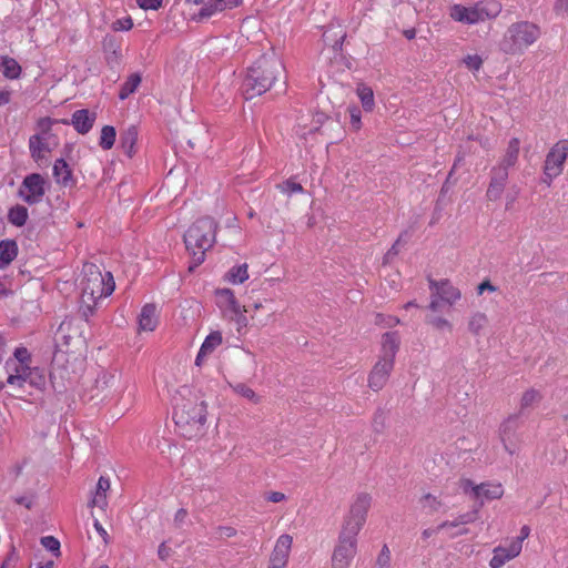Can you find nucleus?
I'll return each mask as SVG.
<instances>
[{
  "instance_id": "obj_48",
  "label": "nucleus",
  "mask_w": 568,
  "mask_h": 568,
  "mask_svg": "<svg viewBox=\"0 0 568 568\" xmlns=\"http://www.w3.org/2000/svg\"><path fill=\"white\" fill-rule=\"evenodd\" d=\"M348 112H349L352 128L355 131L359 130L361 125H362V121H361L362 113H361V110L357 106L353 105V106L348 108Z\"/></svg>"
},
{
  "instance_id": "obj_4",
  "label": "nucleus",
  "mask_w": 568,
  "mask_h": 568,
  "mask_svg": "<svg viewBox=\"0 0 568 568\" xmlns=\"http://www.w3.org/2000/svg\"><path fill=\"white\" fill-rule=\"evenodd\" d=\"M217 224L211 217H202L194 222L184 234L186 250L192 255L194 266L204 262L205 252L215 241Z\"/></svg>"
},
{
  "instance_id": "obj_36",
  "label": "nucleus",
  "mask_w": 568,
  "mask_h": 568,
  "mask_svg": "<svg viewBox=\"0 0 568 568\" xmlns=\"http://www.w3.org/2000/svg\"><path fill=\"white\" fill-rule=\"evenodd\" d=\"M8 219L11 224L16 226H22L26 224L28 219V210L23 205H16L10 209Z\"/></svg>"
},
{
  "instance_id": "obj_51",
  "label": "nucleus",
  "mask_w": 568,
  "mask_h": 568,
  "mask_svg": "<svg viewBox=\"0 0 568 568\" xmlns=\"http://www.w3.org/2000/svg\"><path fill=\"white\" fill-rule=\"evenodd\" d=\"M133 27V21L130 17L124 19H119L112 23V29L114 31H129Z\"/></svg>"
},
{
  "instance_id": "obj_38",
  "label": "nucleus",
  "mask_w": 568,
  "mask_h": 568,
  "mask_svg": "<svg viewBox=\"0 0 568 568\" xmlns=\"http://www.w3.org/2000/svg\"><path fill=\"white\" fill-rule=\"evenodd\" d=\"M116 132L112 125H104L101 130L100 146L103 150H110L115 142Z\"/></svg>"
},
{
  "instance_id": "obj_23",
  "label": "nucleus",
  "mask_w": 568,
  "mask_h": 568,
  "mask_svg": "<svg viewBox=\"0 0 568 568\" xmlns=\"http://www.w3.org/2000/svg\"><path fill=\"white\" fill-rule=\"evenodd\" d=\"M504 495V488L498 483H483L476 489V499L480 500V505L485 500L499 499Z\"/></svg>"
},
{
  "instance_id": "obj_5",
  "label": "nucleus",
  "mask_w": 568,
  "mask_h": 568,
  "mask_svg": "<svg viewBox=\"0 0 568 568\" xmlns=\"http://www.w3.org/2000/svg\"><path fill=\"white\" fill-rule=\"evenodd\" d=\"M541 36L540 28L529 21H519L510 24L505 31L499 50L506 54H521L532 45Z\"/></svg>"
},
{
  "instance_id": "obj_42",
  "label": "nucleus",
  "mask_w": 568,
  "mask_h": 568,
  "mask_svg": "<svg viewBox=\"0 0 568 568\" xmlns=\"http://www.w3.org/2000/svg\"><path fill=\"white\" fill-rule=\"evenodd\" d=\"M27 383L38 389H42L45 386L44 372L38 367L32 368Z\"/></svg>"
},
{
  "instance_id": "obj_28",
  "label": "nucleus",
  "mask_w": 568,
  "mask_h": 568,
  "mask_svg": "<svg viewBox=\"0 0 568 568\" xmlns=\"http://www.w3.org/2000/svg\"><path fill=\"white\" fill-rule=\"evenodd\" d=\"M53 175L57 183L69 186L73 183L72 171L63 159H58L53 165Z\"/></svg>"
},
{
  "instance_id": "obj_6",
  "label": "nucleus",
  "mask_w": 568,
  "mask_h": 568,
  "mask_svg": "<svg viewBox=\"0 0 568 568\" xmlns=\"http://www.w3.org/2000/svg\"><path fill=\"white\" fill-rule=\"evenodd\" d=\"M500 4L495 1H479L473 6L454 4L449 16L453 20L465 24H476L496 18L500 12Z\"/></svg>"
},
{
  "instance_id": "obj_58",
  "label": "nucleus",
  "mask_w": 568,
  "mask_h": 568,
  "mask_svg": "<svg viewBox=\"0 0 568 568\" xmlns=\"http://www.w3.org/2000/svg\"><path fill=\"white\" fill-rule=\"evenodd\" d=\"M554 11L557 16H564L568 12V0H556Z\"/></svg>"
},
{
  "instance_id": "obj_27",
  "label": "nucleus",
  "mask_w": 568,
  "mask_h": 568,
  "mask_svg": "<svg viewBox=\"0 0 568 568\" xmlns=\"http://www.w3.org/2000/svg\"><path fill=\"white\" fill-rule=\"evenodd\" d=\"M110 489V480L103 476H101L97 484L95 493L92 499L89 501L90 507H99L105 508L106 503V491Z\"/></svg>"
},
{
  "instance_id": "obj_21",
  "label": "nucleus",
  "mask_w": 568,
  "mask_h": 568,
  "mask_svg": "<svg viewBox=\"0 0 568 568\" xmlns=\"http://www.w3.org/2000/svg\"><path fill=\"white\" fill-rule=\"evenodd\" d=\"M50 136H44L42 134H33L29 139V149L31 158L36 162H41L47 159V155L51 152V146L49 142Z\"/></svg>"
},
{
  "instance_id": "obj_54",
  "label": "nucleus",
  "mask_w": 568,
  "mask_h": 568,
  "mask_svg": "<svg viewBox=\"0 0 568 568\" xmlns=\"http://www.w3.org/2000/svg\"><path fill=\"white\" fill-rule=\"evenodd\" d=\"M459 487L463 489L464 493H471L476 498V489L478 485H476L473 480L468 478H463L459 480Z\"/></svg>"
},
{
  "instance_id": "obj_31",
  "label": "nucleus",
  "mask_w": 568,
  "mask_h": 568,
  "mask_svg": "<svg viewBox=\"0 0 568 568\" xmlns=\"http://www.w3.org/2000/svg\"><path fill=\"white\" fill-rule=\"evenodd\" d=\"M0 70L8 79H18L21 74V67L17 60L7 55L1 58Z\"/></svg>"
},
{
  "instance_id": "obj_55",
  "label": "nucleus",
  "mask_w": 568,
  "mask_h": 568,
  "mask_svg": "<svg viewBox=\"0 0 568 568\" xmlns=\"http://www.w3.org/2000/svg\"><path fill=\"white\" fill-rule=\"evenodd\" d=\"M407 235V233H402L399 235V237L396 240V242L392 245V247L387 251V253L385 254V262H388L393 256L397 255L398 254V245L400 242L404 241V237Z\"/></svg>"
},
{
  "instance_id": "obj_9",
  "label": "nucleus",
  "mask_w": 568,
  "mask_h": 568,
  "mask_svg": "<svg viewBox=\"0 0 568 568\" xmlns=\"http://www.w3.org/2000/svg\"><path fill=\"white\" fill-rule=\"evenodd\" d=\"M356 535H349L341 531L338 544L336 545L332 556L333 568H349V565L357 551Z\"/></svg>"
},
{
  "instance_id": "obj_24",
  "label": "nucleus",
  "mask_w": 568,
  "mask_h": 568,
  "mask_svg": "<svg viewBox=\"0 0 568 568\" xmlns=\"http://www.w3.org/2000/svg\"><path fill=\"white\" fill-rule=\"evenodd\" d=\"M346 32L341 24H331L323 33V40L326 45L333 48L334 51H341Z\"/></svg>"
},
{
  "instance_id": "obj_46",
  "label": "nucleus",
  "mask_w": 568,
  "mask_h": 568,
  "mask_svg": "<svg viewBox=\"0 0 568 568\" xmlns=\"http://www.w3.org/2000/svg\"><path fill=\"white\" fill-rule=\"evenodd\" d=\"M58 122H59L58 120H54V119H51L48 116L39 119L37 126L40 132L38 134H42L44 136H50L51 135L50 131H51L52 125Z\"/></svg>"
},
{
  "instance_id": "obj_26",
  "label": "nucleus",
  "mask_w": 568,
  "mask_h": 568,
  "mask_svg": "<svg viewBox=\"0 0 568 568\" xmlns=\"http://www.w3.org/2000/svg\"><path fill=\"white\" fill-rule=\"evenodd\" d=\"M489 323L488 316L483 312H474L467 321L468 332L474 336H480Z\"/></svg>"
},
{
  "instance_id": "obj_57",
  "label": "nucleus",
  "mask_w": 568,
  "mask_h": 568,
  "mask_svg": "<svg viewBox=\"0 0 568 568\" xmlns=\"http://www.w3.org/2000/svg\"><path fill=\"white\" fill-rule=\"evenodd\" d=\"M443 304H445V303L442 300H439L437 296L435 297V295L433 293H430L428 310L432 313L437 314L438 312H440Z\"/></svg>"
},
{
  "instance_id": "obj_37",
  "label": "nucleus",
  "mask_w": 568,
  "mask_h": 568,
  "mask_svg": "<svg viewBox=\"0 0 568 568\" xmlns=\"http://www.w3.org/2000/svg\"><path fill=\"white\" fill-rule=\"evenodd\" d=\"M140 83H141V77L136 73L131 74L128 78V80L123 83V85L120 90V93H119V98L121 100L126 99L130 94H132L138 89Z\"/></svg>"
},
{
  "instance_id": "obj_44",
  "label": "nucleus",
  "mask_w": 568,
  "mask_h": 568,
  "mask_svg": "<svg viewBox=\"0 0 568 568\" xmlns=\"http://www.w3.org/2000/svg\"><path fill=\"white\" fill-rule=\"evenodd\" d=\"M223 10H225L223 6V0H213L201 9L199 16L201 18H209L213 16L215 12Z\"/></svg>"
},
{
  "instance_id": "obj_30",
  "label": "nucleus",
  "mask_w": 568,
  "mask_h": 568,
  "mask_svg": "<svg viewBox=\"0 0 568 568\" xmlns=\"http://www.w3.org/2000/svg\"><path fill=\"white\" fill-rule=\"evenodd\" d=\"M138 140L135 126H130L121 134V146L123 152L131 158L134 154V146Z\"/></svg>"
},
{
  "instance_id": "obj_19",
  "label": "nucleus",
  "mask_w": 568,
  "mask_h": 568,
  "mask_svg": "<svg viewBox=\"0 0 568 568\" xmlns=\"http://www.w3.org/2000/svg\"><path fill=\"white\" fill-rule=\"evenodd\" d=\"M95 118H97L95 113L90 112L88 109H81V110H77L73 113L71 121L61 120V123H63V124L71 123L78 133L85 134L92 129Z\"/></svg>"
},
{
  "instance_id": "obj_1",
  "label": "nucleus",
  "mask_w": 568,
  "mask_h": 568,
  "mask_svg": "<svg viewBox=\"0 0 568 568\" xmlns=\"http://www.w3.org/2000/svg\"><path fill=\"white\" fill-rule=\"evenodd\" d=\"M181 398L176 400L173 420L179 434L187 439H195L206 433L207 405L203 397L182 387Z\"/></svg>"
},
{
  "instance_id": "obj_17",
  "label": "nucleus",
  "mask_w": 568,
  "mask_h": 568,
  "mask_svg": "<svg viewBox=\"0 0 568 568\" xmlns=\"http://www.w3.org/2000/svg\"><path fill=\"white\" fill-rule=\"evenodd\" d=\"M293 538L290 535H281L270 557L267 568H285L288 561Z\"/></svg>"
},
{
  "instance_id": "obj_49",
  "label": "nucleus",
  "mask_w": 568,
  "mask_h": 568,
  "mask_svg": "<svg viewBox=\"0 0 568 568\" xmlns=\"http://www.w3.org/2000/svg\"><path fill=\"white\" fill-rule=\"evenodd\" d=\"M41 544L42 546L51 551V552H59V549H60V542L57 538H54L53 536H45V537H42L41 538Z\"/></svg>"
},
{
  "instance_id": "obj_43",
  "label": "nucleus",
  "mask_w": 568,
  "mask_h": 568,
  "mask_svg": "<svg viewBox=\"0 0 568 568\" xmlns=\"http://www.w3.org/2000/svg\"><path fill=\"white\" fill-rule=\"evenodd\" d=\"M506 184L489 181V185L486 191V197L488 201H497L501 197Z\"/></svg>"
},
{
  "instance_id": "obj_7",
  "label": "nucleus",
  "mask_w": 568,
  "mask_h": 568,
  "mask_svg": "<svg viewBox=\"0 0 568 568\" xmlns=\"http://www.w3.org/2000/svg\"><path fill=\"white\" fill-rule=\"evenodd\" d=\"M372 504V497L369 494H358L351 505L348 515L346 516L343 524V531L352 535H358L359 530L364 526L367 517L368 509Z\"/></svg>"
},
{
  "instance_id": "obj_41",
  "label": "nucleus",
  "mask_w": 568,
  "mask_h": 568,
  "mask_svg": "<svg viewBox=\"0 0 568 568\" xmlns=\"http://www.w3.org/2000/svg\"><path fill=\"white\" fill-rule=\"evenodd\" d=\"M419 503L422 504L423 508L427 509L430 514L438 511L443 506L442 500L432 494H425L422 496Z\"/></svg>"
},
{
  "instance_id": "obj_40",
  "label": "nucleus",
  "mask_w": 568,
  "mask_h": 568,
  "mask_svg": "<svg viewBox=\"0 0 568 568\" xmlns=\"http://www.w3.org/2000/svg\"><path fill=\"white\" fill-rule=\"evenodd\" d=\"M426 323L429 324L432 327H434L437 331H452L453 325L452 323L446 320L443 316L437 315L436 313H432L430 315L426 316Z\"/></svg>"
},
{
  "instance_id": "obj_39",
  "label": "nucleus",
  "mask_w": 568,
  "mask_h": 568,
  "mask_svg": "<svg viewBox=\"0 0 568 568\" xmlns=\"http://www.w3.org/2000/svg\"><path fill=\"white\" fill-rule=\"evenodd\" d=\"M227 278L233 284H241L248 278L247 264L234 266L227 273Z\"/></svg>"
},
{
  "instance_id": "obj_29",
  "label": "nucleus",
  "mask_w": 568,
  "mask_h": 568,
  "mask_svg": "<svg viewBox=\"0 0 568 568\" xmlns=\"http://www.w3.org/2000/svg\"><path fill=\"white\" fill-rule=\"evenodd\" d=\"M18 247L17 244L12 241H1L0 242V268L6 267L10 264L17 256Z\"/></svg>"
},
{
  "instance_id": "obj_62",
  "label": "nucleus",
  "mask_w": 568,
  "mask_h": 568,
  "mask_svg": "<svg viewBox=\"0 0 568 568\" xmlns=\"http://www.w3.org/2000/svg\"><path fill=\"white\" fill-rule=\"evenodd\" d=\"M265 498L271 501V503H281L283 501L286 497L283 493L281 491H270L266 494Z\"/></svg>"
},
{
  "instance_id": "obj_20",
  "label": "nucleus",
  "mask_w": 568,
  "mask_h": 568,
  "mask_svg": "<svg viewBox=\"0 0 568 568\" xmlns=\"http://www.w3.org/2000/svg\"><path fill=\"white\" fill-rule=\"evenodd\" d=\"M400 338L397 332H387L382 336L381 355L378 358L395 363Z\"/></svg>"
},
{
  "instance_id": "obj_16",
  "label": "nucleus",
  "mask_w": 568,
  "mask_h": 568,
  "mask_svg": "<svg viewBox=\"0 0 568 568\" xmlns=\"http://www.w3.org/2000/svg\"><path fill=\"white\" fill-rule=\"evenodd\" d=\"M394 363L378 358L368 375V387L379 392L387 384Z\"/></svg>"
},
{
  "instance_id": "obj_33",
  "label": "nucleus",
  "mask_w": 568,
  "mask_h": 568,
  "mask_svg": "<svg viewBox=\"0 0 568 568\" xmlns=\"http://www.w3.org/2000/svg\"><path fill=\"white\" fill-rule=\"evenodd\" d=\"M356 93L362 102L364 110L367 112L373 111L375 105L373 90L365 84H358Z\"/></svg>"
},
{
  "instance_id": "obj_35",
  "label": "nucleus",
  "mask_w": 568,
  "mask_h": 568,
  "mask_svg": "<svg viewBox=\"0 0 568 568\" xmlns=\"http://www.w3.org/2000/svg\"><path fill=\"white\" fill-rule=\"evenodd\" d=\"M542 399V395L539 390L535 388L527 389L520 399V410H525L527 408H531L540 403Z\"/></svg>"
},
{
  "instance_id": "obj_2",
  "label": "nucleus",
  "mask_w": 568,
  "mask_h": 568,
  "mask_svg": "<svg viewBox=\"0 0 568 568\" xmlns=\"http://www.w3.org/2000/svg\"><path fill=\"white\" fill-rule=\"evenodd\" d=\"M81 280L80 313L87 321L94 314L99 302L111 295L115 288V283L111 272H102L93 263H85L82 270Z\"/></svg>"
},
{
  "instance_id": "obj_59",
  "label": "nucleus",
  "mask_w": 568,
  "mask_h": 568,
  "mask_svg": "<svg viewBox=\"0 0 568 568\" xmlns=\"http://www.w3.org/2000/svg\"><path fill=\"white\" fill-rule=\"evenodd\" d=\"M476 518H477V510L466 513V514L459 515L457 517L458 523L460 525H467V524L474 523L476 520Z\"/></svg>"
},
{
  "instance_id": "obj_34",
  "label": "nucleus",
  "mask_w": 568,
  "mask_h": 568,
  "mask_svg": "<svg viewBox=\"0 0 568 568\" xmlns=\"http://www.w3.org/2000/svg\"><path fill=\"white\" fill-rule=\"evenodd\" d=\"M103 50L108 61H116L120 58V44L112 36L103 39Z\"/></svg>"
},
{
  "instance_id": "obj_12",
  "label": "nucleus",
  "mask_w": 568,
  "mask_h": 568,
  "mask_svg": "<svg viewBox=\"0 0 568 568\" xmlns=\"http://www.w3.org/2000/svg\"><path fill=\"white\" fill-rule=\"evenodd\" d=\"M519 415H509L499 426V438L507 453L514 455L519 448Z\"/></svg>"
},
{
  "instance_id": "obj_61",
  "label": "nucleus",
  "mask_w": 568,
  "mask_h": 568,
  "mask_svg": "<svg viewBox=\"0 0 568 568\" xmlns=\"http://www.w3.org/2000/svg\"><path fill=\"white\" fill-rule=\"evenodd\" d=\"M376 318H377V323H381V324L383 323L388 327H392L399 323V320L394 316H388L387 318H385L382 314H378Z\"/></svg>"
},
{
  "instance_id": "obj_8",
  "label": "nucleus",
  "mask_w": 568,
  "mask_h": 568,
  "mask_svg": "<svg viewBox=\"0 0 568 568\" xmlns=\"http://www.w3.org/2000/svg\"><path fill=\"white\" fill-rule=\"evenodd\" d=\"M568 158V141H558L546 155L544 164V182L548 185L552 180L559 176L564 170V164Z\"/></svg>"
},
{
  "instance_id": "obj_22",
  "label": "nucleus",
  "mask_w": 568,
  "mask_h": 568,
  "mask_svg": "<svg viewBox=\"0 0 568 568\" xmlns=\"http://www.w3.org/2000/svg\"><path fill=\"white\" fill-rule=\"evenodd\" d=\"M222 344V335L220 332H212L210 335L206 336L204 339L199 354L195 358V365L201 366L204 362V359L211 355L217 346Z\"/></svg>"
},
{
  "instance_id": "obj_50",
  "label": "nucleus",
  "mask_w": 568,
  "mask_h": 568,
  "mask_svg": "<svg viewBox=\"0 0 568 568\" xmlns=\"http://www.w3.org/2000/svg\"><path fill=\"white\" fill-rule=\"evenodd\" d=\"M464 63L469 70L478 71L483 65V59L478 54H469L464 59Z\"/></svg>"
},
{
  "instance_id": "obj_10",
  "label": "nucleus",
  "mask_w": 568,
  "mask_h": 568,
  "mask_svg": "<svg viewBox=\"0 0 568 568\" xmlns=\"http://www.w3.org/2000/svg\"><path fill=\"white\" fill-rule=\"evenodd\" d=\"M519 139L513 138L501 160L490 170V181L506 184L509 175V169L515 166L519 156Z\"/></svg>"
},
{
  "instance_id": "obj_63",
  "label": "nucleus",
  "mask_w": 568,
  "mask_h": 568,
  "mask_svg": "<svg viewBox=\"0 0 568 568\" xmlns=\"http://www.w3.org/2000/svg\"><path fill=\"white\" fill-rule=\"evenodd\" d=\"M171 552H172L171 548L168 547L165 542H162L159 546L158 555L161 560H166L171 556Z\"/></svg>"
},
{
  "instance_id": "obj_15",
  "label": "nucleus",
  "mask_w": 568,
  "mask_h": 568,
  "mask_svg": "<svg viewBox=\"0 0 568 568\" xmlns=\"http://www.w3.org/2000/svg\"><path fill=\"white\" fill-rule=\"evenodd\" d=\"M428 284L430 293H433L435 297L437 296L449 306L454 305L462 297L460 291L455 287L448 280L436 281L428 278Z\"/></svg>"
},
{
  "instance_id": "obj_53",
  "label": "nucleus",
  "mask_w": 568,
  "mask_h": 568,
  "mask_svg": "<svg viewBox=\"0 0 568 568\" xmlns=\"http://www.w3.org/2000/svg\"><path fill=\"white\" fill-rule=\"evenodd\" d=\"M138 6L143 10H158L163 0H135Z\"/></svg>"
},
{
  "instance_id": "obj_11",
  "label": "nucleus",
  "mask_w": 568,
  "mask_h": 568,
  "mask_svg": "<svg viewBox=\"0 0 568 568\" xmlns=\"http://www.w3.org/2000/svg\"><path fill=\"white\" fill-rule=\"evenodd\" d=\"M216 304L222 310L225 316L236 318L239 323L245 322L246 318L243 315V313L250 311V306H242L237 302L233 291H231L230 288L216 290Z\"/></svg>"
},
{
  "instance_id": "obj_47",
  "label": "nucleus",
  "mask_w": 568,
  "mask_h": 568,
  "mask_svg": "<svg viewBox=\"0 0 568 568\" xmlns=\"http://www.w3.org/2000/svg\"><path fill=\"white\" fill-rule=\"evenodd\" d=\"M377 568H389L390 567V551L389 548L384 545L376 560Z\"/></svg>"
},
{
  "instance_id": "obj_25",
  "label": "nucleus",
  "mask_w": 568,
  "mask_h": 568,
  "mask_svg": "<svg viewBox=\"0 0 568 568\" xmlns=\"http://www.w3.org/2000/svg\"><path fill=\"white\" fill-rule=\"evenodd\" d=\"M158 325L156 307L154 304H145L139 316V328L141 331L152 332Z\"/></svg>"
},
{
  "instance_id": "obj_3",
  "label": "nucleus",
  "mask_w": 568,
  "mask_h": 568,
  "mask_svg": "<svg viewBox=\"0 0 568 568\" xmlns=\"http://www.w3.org/2000/svg\"><path fill=\"white\" fill-rule=\"evenodd\" d=\"M284 72V64L274 50L262 54L247 70L243 83L246 98L252 99L268 91Z\"/></svg>"
},
{
  "instance_id": "obj_18",
  "label": "nucleus",
  "mask_w": 568,
  "mask_h": 568,
  "mask_svg": "<svg viewBox=\"0 0 568 568\" xmlns=\"http://www.w3.org/2000/svg\"><path fill=\"white\" fill-rule=\"evenodd\" d=\"M521 552L519 542H510L509 547L498 546L493 550L489 561L490 568H501L507 561L516 558Z\"/></svg>"
},
{
  "instance_id": "obj_56",
  "label": "nucleus",
  "mask_w": 568,
  "mask_h": 568,
  "mask_svg": "<svg viewBox=\"0 0 568 568\" xmlns=\"http://www.w3.org/2000/svg\"><path fill=\"white\" fill-rule=\"evenodd\" d=\"M14 357L20 363L19 365L27 364L30 361V353L26 347H18L14 351Z\"/></svg>"
},
{
  "instance_id": "obj_52",
  "label": "nucleus",
  "mask_w": 568,
  "mask_h": 568,
  "mask_svg": "<svg viewBox=\"0 0 568 568\" xmlns=\"http://www.w3.org/2000/svg\"><path fill=\"white\" fill-rule=\"evenodd\" d=\"M236 535V530L231 526H219L215 529V537L217 539L231 538Z\"/></svg>"
},
{
  "instance_id": "obj_14",
  "label": "nucleus",
  "mask_w": 568,
  "mask_h": 568,
  "mask_svg": "<svg viewBox=\"0 0 568 568\" xmlns=\"http://www.w3.org/2000/svg\"><path fill=\"white\" fill-rule=\"evenodd\" d=\"M119 376L114 372H101L91 388V398L104 400L114 395Z\"/></svg>"
},
{
  "instance_id": "obj_60",
  "label": "nucleus",
  "mask_w": 568,
  "mask_h": 568,
  "mask_svg": "<svg viewBox=\"0 0 568 568\" xmlns=\"http://www.w3.org/2000/svg\"><path fill=\"white\" fill-rule=\"evenodd\" d=\"M187 517V511L184 508H180L174 515V525L181 527Z\"/></svg>"
},
{
  "instance_id": "obj_45",
  "label": "nucleus",
  "mask_w": 568,
  "mask_h": 568,
  "mask_svg": "<svg viewBox=\"0 0 568 568\" xmlns=\"http://www.w3.org/2000/svg\"><path fill=\"white\" fill-rule=\"evenodd\" d=\"M277 189H280L283 193L287 194L303 192V186L300 183L294 182L292 179H288L283 183L277 184Z\"/></svg>"
},
{
  "instance_id": "obj_32",
  "label": "nucleus",
  "mask_w": 568,
  "mask_h": 568,
  "mask_svg": "<svg viewBox=\"0 0 568 568\" xmlns=\"http://www.w3.org/2000/svg\"><path fill=\"white\" fill-rule=\"evenodd\" d=\"M230 387L233 389V392L235 394H237L241 397L246 398L247 400H250L253 404H260L262 400V397L260 395H257L250 386H247L244 383H236V384L230 383Z\"/></svg>"
},
{
  "instance_id": "obj_13",
  "label": "nucleus",
  "mask_w": 568,
  "mask_h": 568,
  "mask_svg": "<svg viewBox=\"0 0 568 568\" xmlns=\"http://www.w3.org/2000/svg\"><path fill=\"white\" fill-rule=\"evenodd\" d=\"M19 195L28 204L39 203L44 195V179L38 173L26 176L19 190Z\"/></svg>"
},
{
  "instance_id": "obj_64",
  "label": "nucleus",
  "mask_w": 568,
  "mask_h": 568,
  "mask_svg": "<svg viewBox=\"0 0 568 568\" xmlns=\"http://www.w3.org/2000/svg\"><path fill=\"white\" fill-rule=\"evenodd\" d=\"M24 377H22V375H17V374H11L9 375L8 379H7V383L9 385H16V386H19V387H22L24 383H27L26 381H23Z\"/></svg>"
}]
</instances>
